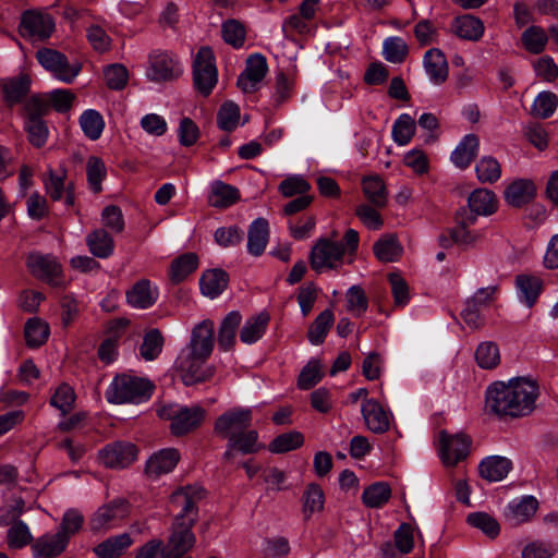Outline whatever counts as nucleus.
Listing matches in <instances>:
<instances>
[{
    "label": "nucleus",
    "instance_id": "obj_26",
    "mask_svg": "<svg viewBox=\"0 0 558 558\" xmlns=\"http://www.w3.org/2000/svg\"><path fill=\"white\" fill-rule=\"evenodd\" d=\"M478 148V137L474 134H466L451 153L450 160L457 168L466 169L476 157Z\"/></svg>",
    "mask_w": 558,
    "mask_h": 558
},
{
    "label": "nucleus",
    "instance_id": "obj_18",
    "mask_svg": "<svg viewBox=\"0 0 558 558\" xmlns=\"http://www.w3.org/2000/svg\"><path fill=\"white\" fill-rule=\"evenodd\" d=\"M214 335V322L204 319L192 329L190 342L184 349L196 353V355L209 357L215 343Z\"/></svg>",
    "mask_w": 558,
    "mask_h": 558
},
{
    "label": "nucleus",
    "instance_id": "obj_20",
    "mask_svg": "<svg viewBox=\"0 0 558 558\" xmlns=\"http://www.w3.org/2000/svg\"><path fill=\"white\" fill-rule=\"evenodd\" d=\"M181 459L175 448H165L155 452L146 462V473L151 477H159L174 470Z\"/></svg>",
    "mask_w": 558,
    "mask_h": 558
},
{
    "label": "nucleus",
    "instance_id": "obj_55",
    "mask_svg": "<svg viewBox=\"0 0 558 558\" xmlns=\"http://www.w3.org/2000/svg\"><path fill=\"white\" fill-rule=\"evenodd\" d=\"M407 43L400 37H389L384 41L383 54L391 63H401L408 56Z\"/></svg>",
    "mask_w": 558,
    "mask_h": 558
},
{
    "label": "nucleus",
    "instance_id": "obj_56",
    "mask_svg": "<svg viewBox=\"0 0 558 558\" xmlns=\"http://www.w3.org/2000/svg\"><path fill=\"white\" fill-rule=\"evenodd\" d=\"M279 192L283 197H292L295 195H307L311 190L310 183L300 174H292L287 177L278 186Z\"/></svg>",
    "mask_w": 558,
    "mask_h": 558
},
{
    "label": "nucleus",
    "instance_id": "obj_57",
    "mask_svg": "<svg viewBox=\"0 0 558 558\" xmlns=\"http://www.w3.org/2000/svg\"><path fill=\"white\" fill-rule=\"evenodd\" d=\"M86 173L88 184L94 193L101 191V182L106 178L107 169L104 161L95 156H92L87 160Z\"/></svg>",
    "mask_w": 558,
    "mask_h": 558
},
{
    "label": "nucleus",
    "instance_id": "obj_21",
    "mask_svg": "<svg viewBox=\"0 0 558 558\" xmlns=\"http://www.w3.org/2000/svg\"><path fill=\"white\" fill-rule=\"evenodd\" d=\"M536 196V186L530 179H518L511 182L504 191L505 202L515 208H520Z\"/></svg>",
    "mask_w": 558,
    "mask_h": 558
},
{
    "label": "nucleus",
    "instance_id": "obj_50",
    "mask_svg": "<svg viewBox=\"0 0 558 558\" xmlns=\"http://www.w3.org/2000/svg\"><path fill=\"white\" fill-rule=\"evenodd\" d=\"M475 360L480 367L492 369L500 362L499 348L495 342H482L475 351Z\"/></svg>",
    "mask_w": 558,
    "mask_h": 558
},
{
    "label": "nucleus",
    "instance_id": "obj_61",
    "mask_svg": "<svg viewBox=\"0 0 558 558\" xmlns=\"http://www.w3.org/2000/svg\"><path fill=\"white\" fill-rule=\"evenodd\" d=\"M25 129L32 145L41 147L46 144L48 128L39 117L31 116L25 123Z\"/></svg>",
    "mask_w": 558,
    "mask_h": 558
},
{
    "label": "nucleus",
    "instance_id": "obj_9",
    "mask_svg": "<svg viewBox=\"0 0 558 558\" xmlns=\"http://www.w3.org/2000/svg\"><path fill=\"white\" fill-rule=\"evenodd\" d=\"M192 527L191 521L187 524L173 522L167 544L161 545V557L181 558L190 551L196 543Z\"/></svg>",
    "mask_w": 558,
    "mask_h": 558
},
{
    "label": "nucleus",
    "instance_id": "obj_4",
    "mask_svg": "<svg viewBox=\"0 0 558 558\" xmlns=\"http://www.w3.org/2000/svg\"><path fill=\"white\" fill-rule=\"evenodd\" d=\"M161 418L171 421L170 429L173 435H185L203 423L206 410L199 405L182 407L179 404L163 405L158 410Z\"/></svg>",
    "mask_w": 558,
    "mask_h": 558
},
{
    "label": "nucleus",
    "instance_id": "obj_46",
    "mask_svg": "<svg viewBox=\"0 0 558 558\" xmlns=\"http://www.w3.org/2000/svg\"><path fill=\"white\" fill-rule=\"evenodd\" d=\"M325 495L317 484H308L303 493V513L308 519L313 513L324 509Z\"/></svg>",
    "mask_w": 558,
    "mask_h": 558
},
{
    "label": "nucleus",
    "instance_id": "obj_60",
    "mask_svg": "<svg viewBox=\"0 0 558 558\" xmlns=\"http://www.w3.org/2000/svg\"><path fill=\"white\" fill-rule=\"evenodd\" d=\"M347 310L354 316H362L368 307V300L360 286H352L345 294Z\"/></svg>",
    "mask_w": 558,
    "mask_h": 558
},
{
    "label": "nucleus",
    "instance_id": "obj_52",
    "mask_svg": "<svg viewBox=\"0 0 558 558\" xmlns=\"http://www.w3.org/2000/svg\"><path fill=\"white\" fill-rule=\"evenodd\" d=\"M197 267V257L193 253L184 254L172 262L170 277L173 282H181Z\"/></svg>",
    "mask_w": 558,
    "mask_h": 558
},
{
    "label": "nucleus",
    "instance_id": "obj_49",
    "mask_svg": "<svg viewBox=\"0 0 558 558\" xmlns=\"http://www.w3.org/2000/svg\"><path fill=\"white\" fill-rule=\"evenodd\" d=\"M303 444V434L296 430H291L280 434L274 438V440L269 444L268 449L272 453H284L302 447Z\"/></svg>",
    "mask_w": 558,
    "mask_h": 558
},
{
    "label": "nucleus",
    "instance_id": "obj_24",
    "mask_svg": "<svg viewBox=\"0 0 558 558\" xmlns=\"http://www.w3.org/2000/svg\"><path fill=\"white\" fill-rule=\"evenodd\" d=\"M423 65L433 84L440 85L447 81L449 68L441 50L437 48L427 50L423 58Z\"/></svg>",
    "mask_w": 558,
    "mask_h": 558
},
{
    "label": "nucleus",
    "instance_id": "obj_38",
    "mask_svg": "<svg viewBox=\"0 0 558 558\" xmlns=\"http://www.w3.org/2000/svg\"><path fill=\"white\" fill-rule=\"evenodd\" d=\"M374 254L383 263L397 260L403 252L401 244L393 234H385L374 244Z\"/></svg>",
    "mask_w": 558,
    "mask_h": 558
},
{
    "label": "nucleus",
    "instance_id": "obj_19",
    "mask_svg": "<svg viewBox=\"0 0 558 558\" xmlns=\"http://www.w3.org/2000/svg\"><path fill=\"white\" fill-rule=\"evenodd\" d=\"M538 508L537 500L532 496L513 500L507 505L504 511L506 522L511 526H518L530 521Z\"/></svg>",
    "mask_w": 558,
    "mask_h": 558
},
{
    "label": "nucleus",
    "instance_id": "obj_35",
    "mask_svg": "<svg viewBox=\"0 0 558 558\" xmlns=\"http://www.w3.org/2000/svg\"><path fill=\"white\" fill-rule=\"evenodd\" d=\"M515 284L520 300L531 307L542 291V279L537 276L521 274L517 276Z\"/></svg>",
    "mask_w": 558,
    "mask_h": 558
},
{
    "label": "nucleus",
    "instance_id": "obj_53",
    "mask_svg": "<svg viewBox=\"0 0 558 558\" xmlns=\"http://www.w3.org/2000/svg\"><path fill=\"white\" fill-rule=\"evenodd\" d=\"M548 41V36L544 28L539 26H530L522 34L524 48L532 53H541Z\"/></svg>",
    "mask_w": 558,
    "mask_h": 558
},
{
    "label": "nucleus",
    "instance_id": "obj_37",
    "mask_svg": "<svg viewBox=\"0 0 558 558\" xmlns=\"http://www.w3.org/2000/svg\"><path fill=\"white\" fill-rule=\"evenodd\" d=\"M89 252L98 258H107L113 253L114 243L111 235L104 229H97L86 236Z\"/></svg>",
    "mask_w": 558,
    "mask_h": 558
},
{
    "label": "nucleus",
    "instance_id": "obj_25",
    "mask_svg": "<svg viewBox=\"0 0 558 558\" xmlns=\"http://www.w3.org/2000/svg\"><path fill=\"white\" fill-rule=\"evenodd\" d=\"M68 542L64 533L45 534L33 545L34 558H56L64 551Z\"/></svg>",
    "mask_w": 558,
    "mask_h": 558
},
{
    "label": "nucleus",
    "instance_id": "obj_3",
    "mask_svg": "<svg viewBox=\"0 0 558 558\" xmlns=\"http://www.w3.org/2000/svg\"><path fill=\"white\" fill-rule=\"evenodd\" d=\"M153 388L147 379L123 374L114 377L106 391V398L116 404L140 403L150 397Z\"/></svg>",
    "mask_w": 558,
    "mask_h": 558
},
{
    "label": "nucleus",
    "instance_id": "obj_14",
    "mask_svg": "<svg viewBox=\"0 0 558 558\" xmlns=\"http://www.w3.org/2000/svg\"><path fill=\"white\" fill-rule=\"evenodd\" d=\"M136 456L137 450L133 444L117 441L101 449L98 459L107 468L122 469L132 464Z\"/></svg>",
    "mask_w": 558,
    "mask_h": 558
},
{
    "label": "nucleus",
    "instance_id": "obj_47",
    "mask_svg": "<svg viewBox=\"0 0 558 558\" xmlns=\"http://www.w3.org/2000/svg\"><path fill=\"white\" fill-rule=\"evenodd\" d=\"M365 197L376 207L387 204V191L383 180L378 177L364 178L362 181Z\"/></svg>",
    "mask_w": 558,
    "mask_h": 558
},
{
    "label": "nucleus",
    "instance_id": "obj_1",
    "mask_svg": "<svg viewBox=\"0 0 558 558\" xmlns=\"http://www.w3.org/2000/svg\"><path fill=\"white\" fill-rule=\"evenodd\" d=\"M538 397L537 384L518 377L490 384L485 393L486 409L499 417H521L530 414Z\"/></svg>",
    "mask_w": 558,
    "mask_h": 558
},
{
    "label": "nucleus",
    "instance_id": "obj_34",
    "mask_svg": "<svg viewBox=\"0 0 558 558\" xmlns=\"http://www.w3.org/2000/svg\"><path fill=\"white\" fill-rule=\"evenodd\" d=\"M31 80L26 74H20L16 77L4 78L0 86L3 98L9 105L20 102L29 90Z\"/></svg>",
    "mask_w": 558,
    "mask_h": 558
},
{
    "label": "nucleus",
    "instance_id": "obj_17",
    "mask_svg": "<svg viewBox=\"0 0 558 558\" xmlns=\"http://www.w3.org/2000/svg\"><path fill=\"white\" fill-rule=\"evenodd\" d=\"M268 66L266 58L260 53L251 56L246 61L245 70L238 77V86L244 93H253L264 80Z\"/></svg>",
    "mask_w": 558,
    "mask_h": 558
},
{
    "label": "nucleus",
    "instance_id": "obj_32",
    "mask_svg": "<svg viewBox=\"0 0 558 558\" xmlns=\"http://www.w3.org/2000/svg\"><path fill=\"white\" fill-rule=\"evenodd\" d=\"M229 281L228 274L222 269H209L199 279L201 291L205 296L215 299L221 294Z\"/></svg>",
    "mask_w": 558,
    "mask_h": 558
},
{
    "label": "nucleus",
    "instance_id": "obj_59",
    "mask_svg": "<svg viewBox=\"0 0 558 558\" xmlns=\"http://www.w3.org/2000/svg\"><path fill=\"white\" fill-rule=\"evenodd\" d=\"M11 524L7 535L9 547L17 549L28 545L33 535L27 524L23 521H13Z\"/></svg>",
    "mask_w": 558,
    "mask_h": 558
},
{
    "label": "nucleus",
    "instance_id": "obj_7",
    "mask_svg": "<svg viewBox=\"0 0 558 558\" xmlns=\"http://www.w3.org/2000/svg\"><path fill=\"white\" fill-rule=\"evenodd\" d=\"M194 85L198 93L208 96L218 82L215 56L209 47H202L193 64Z\"/></svg>",
    "mask_w": 558,
    "mask_h": 558
},
{
    "label": "nucleus",
    "instance_id": "obj_64",
    "mask_svg": "<svg viewBox=\"0 0 558 558\" xmlns=\"http://www.w3.org/2000/svg\"><path fill=\"white\" fill-rule=\"evenodd\" d=\"M533 69L537 78L551 83L558 77V65L549 56L538 58L533 62Z\"/></svg>",
    "mask_w": 558,
    "mask_h": 558
},
{
    "label": "nucleus",
    "instance_id": "obj_11",
    "mask_svg": "<svg viewBox=\"0 0 558 558\" xmlns=\"http://www.w3.org/2000/svg\"><path fill=\"white\" fill-rule=\"evenodd\" d=\"M471 439L464 434H439V454L446 466H454L469 454Z\"/></svg>",
    "mask_w": 558,
    "mask_h": 558
},
{
    "label": "nucleus",
    "instance_id": "obj_42",
    "mask_svg": "<svg viewBox=\"0 0 558 558\" xmlns=\"http://www.w3.org/2000/svg\"><path fill=\"white\" fill-rule=\"evenodd\" d=\"M391 497V488L385 482H376L366 487L362 493V500L368 508H380Z\"/></svg>",
    "mask_w": 558,
    "mask_h": 558
},
{
    "label": "nucleus",
    "instance_id": "obj_45",
    "mask_svg": "<svg viewBox=\"0 0 558 558\" xmlns=\"http://www.w3.org/2000/svg\"><path fill=\"white\" fill-rule=\"evenodd\" d=\"M80 125L86 137L96 141L104 131L105 121L98 111L88 109L81 114Z\"/></svg>",
    "mask_w": 558,
    "mask_h": 558
},
{
    "label": "nucleus",
    "instance_id": "obj_40",
    "mask_svg": "<svg viewBox=\"0 0 558 558\" xmlns=\"http://www.w3.org/2000/svg\"><path fill=\"white\" fill-rule=\"evenodd\" d=\"M242 315L239 311H232L222 319L218 331V343L225 351L231 349L235 342V331L240 326Z\"/></svg>",
    "mask_w": 558,
    "mask_h": 558
},
{
    "label": "nucleus",
    "instance_id": "obj_29",
    "mask_svg": "<svg viewBox=\"0 0 558 558\" xmlns=\"http://www.w3.org/2000/svg\"><path fill=\"white\" fill-rule=\"evenodd\" d=\"M512 463L500 456H492L484 459L478 465L481 476L488 482H499L510 472Z\"/></svg>",
    "mask_w": 558,
    "mask_h": 558
},
{
    "label": "nucleus",
    "instance_id": "obj_36",
    "mask_svg": "<svg viewBox=\"0 0 558 558\" xmlns=\"http://www.w3.org/2000/svg\"><path fill=\"white\" fill-rule=\"evenodd\" d=\"M133 543L130 534L110 537L94 548L98 558H119Z\"/></svg>",
    "mask_w": 558,
    "mask_h": 558
},
{
    "label": "nucleus",
    "instance_id": "obj_15",
    "mask_svg": "<svg viewBox=\"0 0 558 558\" xmlns=\"http://www.w3.org/2000/svg\"><path fill=\"white\" fill-rule=\"evenodd\" d=\"M148 75L154 81H168L183 72L179 60L169 52L154 51L149 56Z\"/></svg>",
    "mask_w": 558,
    "mask_h": 558
},
{
    "label": "nucleus",
    "instance_id": "obj_51",
    "mask_svg": "<svg viewBox=\"0 0 558 558\" xmlns=\"http://www.w3.org/2000/svg\"><path fill=\"white\" fill-rule=\"evenodd\" d=\"M163 347V338L158 329L149 330L143 339L140 348L141 356L145 361H154L161 353Z\"/></svg>",
    "mask_w": 558,
    "mask_h": 558
},
{
    "label": "nucleus",
    "instance_id": "obj_13",
    "mask_svg": "<svg viewBox=\"0 0 558 558\" xmlns=\"http://www.w3.org/2000/svg\"><path fill=\"white\" fill-rule=\"evenodd\" d=\"M54 31V21L48 13L26 11L22 15L20 32L31 39H45Z\"/></svg>",
    "mask_w": 558,
    "mask_h": 558
},
{
    "label": "nucleus",
    "instance_id": "obj_39",
    "mask_svg": "<svg viewBox=\"0 0 558 558\" xmlns=\"http://www.w3.org/2000/svg\"><path fill=\"white\" fill-rule=\"evenodd\" d=\"M247 121L246 118L241 122L240 107L231 100L225 101L217 112V124L226 132H232Z\"/></svg>",
    "mask_w": 558,
    "mask_h": 558
},
{
    "label": "nucleus",
    "instance_id": "obj_33",
    "mask_svg": "<svg viewBox=\"0 0 558 558\" xmlns=\"http://www.w3.org/2000/svg\"><path fill=\"white\" fill-rule=\"evenodd\" d=\"M484 29L483 22L472 15L459 16L452 23L453 33L466 40H478L484 34Z\"/></svg>",
    "mask_w": 558,
    "mask_h": 558
},
{
    "label": "nucleus",
    "instance_id": "obj_22",
    "mask_svg": "<svg viewBox=\"0 0 558 558\" xmlns=\"http://www.w3.org/2000/svg\"><path fill=\"white\" fill-rule=\"evenodd\" d=\"M128 514V504L124 500H114L97 510L92 519L94 530L109 529Z\"/></svg>",
    "mask_w": 558,
    "mask_h": 558
},
{
    "label": "nucleus",
    "instance_id": "obj_27",
    "mask_svg": "<svg viewBox=\"0 0 558 558\" xmlns=\"http://www.w3.org/2000/svg\"><path fill=\"white\" fill-rule=\"evenodd\" d=\"M468 205L476 216H490L498 208V199L493 191L478 187L469 195Z\"/></svg>",
    "mask_w": 558,
    "mask_h": 558
},
{
    "label": "nucleus",
    "instance_id": "obj_10",
    "mask_svg": "<svg viewBox=\"0 0 558 558\" xmlns=\"http://www.w3.org/2000/svg\"><path fill=\"white\" fill-rule=\"evenodd\" d=\"M38 62L58 80L71 83L80 73V64H69L64 54L52 49H40L36 53Z\"/></svg>",
    "mask_w": 558,
    "mask_h": 558
},
{
    "label": "nucleus",
    "instance_id": "obj_43",
    "mask_svg": "<svg viewBox=\"0 0 558 558\" xmlns=\"http://www.w3.org/2000/svg\"><path fill=\"white\" fill-rule=\"evenodd\" d=\"M335 322V316L331 310L322 312L311 325L307 337L312 344H322Z\"/></svg>",
    "mask_w": 558,
    "mask_h": 558
},
{
    "label": "nucleus",
    "instance_id": "obj_28",
    "mask_svg": "<svg viewBox=\"0 0 558 558\" xmlns=\"http://www.w3.org/2000/svg\"><path fill=\"white\" fill-rule=\"evenodd\" d=\"M239 199L240 191L238 187L220 180H216L210 184L208 204L211 207L227 208L234 205Z\"/></svg>",
    "mask_w": 558,
    "mask_h": 558
},
{
    "label": "nucleus",
    "instance_id": "obj_12",
    "mask_svg": "<svg viewBox=\"0 0 558 558\" xmlns=\"http://www.w3.org/2000/svg\"><path fill=\"white\" fill-rule=\"evenodd\" d=\"M366 428L374 434H384L390 429L393 414L375 399H366L361 405Z\"/></svg>",
    "mask_w": 558,
    "mask_h": 558
},
{
    "label": "nucleus",
    "instance_id": "obj_54",
    "mask_svg": "<svg viewBox=\"0 0 558 558\" xmlns=\"http://www.w3.org/2000/svg\"><path fill=\"white\" fill-rule=\"evenodd\" d=\"M49 336L48 325L38 319L32 318L25 325V339L29 347H39L46 342Z\"/></svg>",
    "mask_w": 558,
    "mask_h": 558
},
{
    "label": "nucleus",
    "instance_id": "obj_8",
    "mask_svg": "<svg viewBox=\"0 0 558 558\" xmlns=\"http://www.w3.org/2000/svg\"><path fill=\"white\" fill-rule=\"evenodd\" d=\"M204 492L199 487L186 486L175 490L170 498V504L179 512L174 522L193 526L197 519V502L203 498Z\"/></svg>",
    "mask_w": 558,
    "mask_h": 558
},
{
    "label": "nucleus",
    "instance_id": "obj_30",
    "mask_svg": "<svg viewBox=\"0 0 558 558\" xmlns=\"http://www.w3.org/2000/svg\"><path fill=\"white\" fill-rule=\"evenodd\" d=\"M270 316L266 312L248 317L240 330L241 341L246 344L257 342L266 332Z\"/></svg>",
    "mask_w": 558,
    "mask_h": 558
},
{
    "label": "nucleus",
    "instance_id": "obj_44",
    "mask_svg": "<svg viewBox=\"0 0 558 558\" xmlns=\"http://www.w3.org/2000/svg\"><path fill=\"white\" fill-rule=\"evenodd\" d=\"M558 107V97L550 90L541 92L531 106V113L538 119L551 117Z\"/></svg>",
    "mask_w": 558,
    "mask_h": 558
},
{
    "label": "nucleus",
    "instance_id": "obj_31",
    "mask_svg": "<svg viewBox=\"0 0 558 558\" xmlns=\"http://www.w3.org/2000/svg\"><path fill=\"white\" fill-rule=\"evenodd\" d=\"M269 236L268 222L264 218L255 219L247 232V251L254 256H259L266 248Z\"/></svg>",
    "mask_w": 558,
    "mask_h": 558
},
{
    "label": "nucleus",
    "instance_id": "obj_2",
    "mask_svg": "<svg viewBox=\"0 0 558 558\" xmlns=\"http://www.w3.org/2000/svg\"><path fill=\"white\" fill-rule=\"evenodd\" d=\"M252 410L250 408H232L216 420L215 433L228 440V448L223 453L225 460L233 459V450L244 454L255 453L260 449L258 433L250 429L252 424Z\"/></svg>",
    "mask_w": 558,
    "mask_h": 558
},
{
    "label": "nucleus",
    "instance_id": "obj_41",
    "mask_svg": "<svg viewBox=\"0 0 558 558\" xmlns=\"http://www.w3.org/2000/svg\"><path fill=\"white\" fill-rule=\"evenodd\" d=\"M475 174L483 184H493L501 178V166L492 156H483L475 165Z\"/></svg>",
    "mask_w": 558,
    "mask_h": 558
},
{
    "label": "nucleus",
    "instance_id": "obj_23",
    "mask_svg": "<svg viewBox=\"0 0 558 558\" xmlns=\"http://www.w3.org/2000/svg\"><path fill=\"white\" fill-rule=\"evenodd\" d=\"M158 288L147 279H141L126 292L128 303L135 308H148L158 299Z\"/></svg>",
    "mask_w": 558,
    "mask_h": 558
},
{
    "label": "nucleus",
    "instance_id": "obj_16",
    "mask_svg": "<svg viewBox=\"0 0 558 558\" xmlns=\"http://www.w3.org/2000/svg\"><path fill=\"white\" fill-rule=\"evenodd\" d=\"M27 267L37 278L52 286H60L61 266L51 255L31 254L27 257Z\"/></svg>",
    "mask_w": 558,
    "mask_h": 558
},
{
    "label": "nucleus",
    "instance_id": "obj_6",
    "mask_svg": "<svg viewBox=\"0 0 558 558\" xmlns=\"http://www.w3.org/2000/svg\"><path fill=\"white\" fill-rule=\"evenodd\" d=\"M207 356L181 350L175 360V368L184 385H195L213 377L214 367L207 364Z\"/></svg>",
    "mask_w": 558,
    "mask_h": 558
},
{
    "label": "nucleus",
    "instance_id": "obj_48",
    "mask_svg": "<svg viewBox=\"0 0 558 558\" xmlns=\"http://www.w3.org/2000/svg\"><path fill=\"white\" fill-rule=\"evenodd\" d=\"M415 121L408 113H402L392 125V138L399 146L408 145L415 133Z\"/></svg>",
    "mask_w": 558,
    "mask_h": 558
},
{
    "label": "nucleus",
    "instance_id": "obj_5",
    "mask_svg": "<svg viewBox=\"0 0 558 558\" xmlns=\"http://www.w3.org/2000/svg\"><path fill=\"white\" fill-rule=\"evenodd\" d=\"M345 248L342 243L320 238L316 241L310 253V264L316 272L337 270L342 267Z\"/></svg>",
    "mask_w": 558,
    "mask_h": 558
},
{
    "label": "nucleus",
    "instance_id": "obj_62",
    "mask_svg": "<svg viewBox=\"0 0 558 558\" xmlns=\"http://www.w3.org/2000/svg\"><path fill=\"white\" fill-rule=\"evenodd\" d=\"M74 402V390L66 384L60 385L50 399V404L57 408L62 414L69 413L73 409Z\"/></svg>",
    "mask_w": 558,
    "mask_h": 558
},
{
    "label": "nucleus",
    "instance_id": "obj_63",
    "mask_svg": "<svg viewBox=\"0 0 558 558\" xmlns=\"http://www.w3.org/2000/svg\"><path fill=\"white\" fill-rule=\"evenodd\" d=\"M323 377L322 367L318 361H310L301 371L298 378V387L308 390L320 381Z\"/></svg>",
    "mask_w": 558,
    "mask_h": 558
},
{
    "label": "nucleus",
    "instance_id": "obj_58",
    "mask_svg": "<svg viewBox=\"0 0 558 558\" xmlns=\"http://www.w3.org/2000/svg\"><path fill=\"white\" fill-rule=\"evenodd\" d=\"M468 523L481 530L487 536L495 538L500 532V525L495 518L486 512H475L468 515Z\"/></svg>",
    "mask_w": 558,
    "mask_h": 558
}]
</instances>
